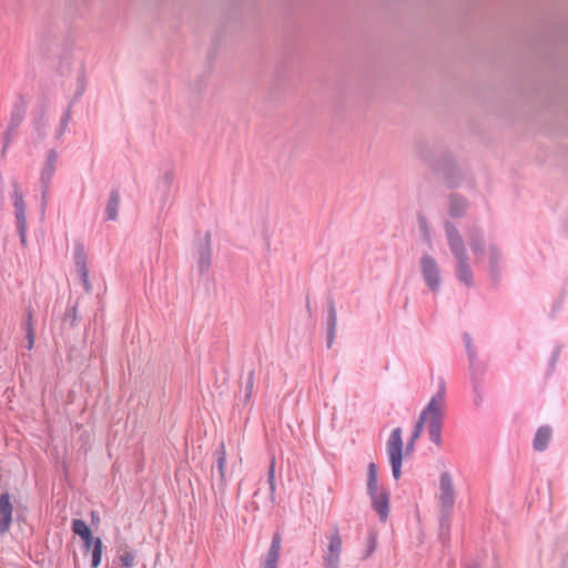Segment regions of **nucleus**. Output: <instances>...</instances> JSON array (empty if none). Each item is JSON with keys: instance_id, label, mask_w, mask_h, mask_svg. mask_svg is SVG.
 Masks as SVG:
<instances>
[{"instance_id": "obj_1", "label": "nucleus", "mask_w": 568, "mask_h": 568, "mask_svg": "<svg viewBox=\"0 0 568 568\" xmlns=\"http://www.w3.org/2000/svg\"><path fill=\"white\" fill-rule=\"evenodd\" d=\"M444 227L449 250L456 260V276L458 281H460L464 285L467 287H473V271L470 267L469 255L466 250L465 242L455 224L446 221L444 223Z\"/></svg>"}, {"instance_id": "obj_2", "label": "nucleus", "mask_w": 568, "mask_h": 568, "mask_svg": "<svg viewBox=\"0 0 568 568\" xmlns=\"http://www.w3.org/2000/svg\"><path fill=\"white\" fill-rule=\"evenodd\" d=\"M445 410V383L442 381L439 388L427 404L428 412V434L429 439L436 446L442 445V428L444 424Z\"/></svg>"}, {"instance_id": "obj_3", "label": "nucleus", "mask_w": 568, "mask_h": 568, "mask_svg": "<svg viewBox=\"0 0 568 568\" xmlns=\"http://www.w3.org/2000/svg\"><path fill=\"white\" fill-rule=\"evenodd\" d=\"M423 158L434 171L443 175L445 183L450 189L460 185L464 179L463 172L449 154H444L440 161L428 159L425 155Z\"/></svg>"}, {"instance_id": "obj_4", "label": "nucleus", "mask_w": 568, "mask_h": 568, "mask_svg": "<svg viewBox=\"0 0 568 568\" xmlns=\"http://www.w3.org/2000/svg\"><path fill=\"white\" fill-rule=\"evenodd\" d=\"M440 528L448 529V520L455 504V489L449 473L444 471L439 477Z\"/></svg>"}, {"instance_id": "obj_5", "label": "nucleus", "mask_w": 568, "mask_h": 568, "mask_svg": "<svg viewBox=\"0 0 568 568\" xmlns=\"http://www.w3.org/2000/svg\"><path fill=\"white\" fill-rule=\"evenodd\" d=\"M402 428L396 427L389 435V438L386 443V450L389 457V463L392 466L393 477L397 480L399 479L403 464V438H402Z\"/></svg>"}, {"instance_id": "obj_6", "label": "nucleus", "mask_w": 568, "mask_h": 568, "mask_svg": "<svg viewBox=\"0 0 568 568\" xmlns=\"http://www.w3.org/2000/svg\"><path fill=\"white\" fill-rule=\"evenodd\" d=\"M327 540V547L323 555L324 568H339L343 540L337 526L332 527Z\"/></svg>"}, {"instance_id": "obj_7", "label": "nucleus", "mask_w": 568, "mask_h": 568, "mask_svg": "<svg viewBox=\"0 0 568 568\" xmlns=\"http://www.w3.org/2000/svg\"><path fill=\"white\" fill-rule=\"evenodd\" d=\"M420 271L427 287L432 292L439 291L440 287V273L436 260L425 254L420 260Z\"/></svg>"}, {"instance_id": "obj_8", "label": "nucleus", "mask_w": 568, "mask_h": 568, "mask_svg": "<svg viewBox=\"0 0 568 568\" xmlns=\"http://www.w3.org/2000/svg\"><path fill=\"white\" fill-rule=\"evenodd\" d=\"M58 162V153L55 149L49 150V152L45 155V161L41 171V184H42V202L41 207L42 211L44 210V206L47 204V197L49 193V184L50 181L54 174L55 165Z\"/></svg>"}, {"instance_id": "obj_9", "label": "nucleus", "mask_w": 568, "mask_h": 568, "mask_svg": "<svg viewBox=\"0 0 568 568\" xmlns=\"http://www.w3.org/2000/svg\"><path fill=\"white\" fill-rule=\"evenodd\" d=\"M73 261L75 265L77 273L80 277V281L83 285L85 292L91 291V284L89 282V271L87 267V256L84 246L81 243H75L73 251Z\"/></svg>"}, {"instance_id": "obj_10", "label": "nucleus", "mask_w": 568, "mask_h": 568, "mask_svg": "<svg viewBox=\"0 0 568 568\" xmlns=\"http://www.w3.org/2000/svg\"><path fill=\"white\" fill-rule=\"evenodd\" d=\"M467 241L476 260L480 262L485 253V234L478 226H471L467 230Z\"/></svg>"}, {"instance_id": "obj_11", "label": "nucleus", "mask_w": 568, "mask_h": 568, "mask_svg": "<svg viewBox=\"0 0 568 568\" xmlns=\"http://www.w3.org/2000/svg\"><path fill=\"white\" fill-rule=\"evenodd\" d=\"M489 275L495 285L500 281L503 271V253L496 244L488 246Z\"/></svg>"}, {"instance_id": "obj_12", "label": "nucleus", "mask_w": 568, "mask_h": 568, "mask_svg": "<svg viewBox=\"0 0 568 568\" xmlns=\"http://www.w3.org/2000/svg\"><path fill=\"white\" fill-rule=\"evenodd\" d=\"M216 455V468H217V488L221 495H224L227 487V480L225 477V465H226V453L225 445L222 442L220 447L215 452Z\"/></svg>"}, {"instance_id": "obj_13", "label": "nucleus", "mask_w": 568, "mask_h": 568, "mask_svg": "<svg viewBox=\"0 0 568 568\" xmlns=\"http://www.w3.org/2000/svg\"><path fill=\"white\" fill-rule=\"evenodd\" d=\"M372 499V507L379 516L382 521H385L389 513V495L386 490L376 491L368 495Z\"/></svg>"}, {"instance_id": "obj_14", "label": "nucleus", "mask_w": 568, "mask_h": 568, "mask_svg": "<svg viewBox=\"0 0 568 568\" xmlns=\"http://www.w3.org/2000/svg\"><path fill=\"white\" fill-rule=\"evenodd\" d=\"M211 266V232L207 231L204 235V243L199 247L197 252V267L201 274L209 271Z\"/></svg>"}, {"instance_id": "obj_15", "label": "nucleus", "mask_w": 568, "mask_h": 568, "mask_svg": "<svg viewBox=\"0 0 568 568\" xmlns=\"http://www.w3.org/2000/svg\"><path fill=\"white\" fill-rule=\"evenodd\" d=\"M448 214L454 217H463L466 214V211L469 206L468 200L458 194V193H452L448 197Z\"/></svg>"}, {"instance_id": "obj_16", "label": "nucleus", "mask_w": 568, "mask_h": 568, "mask_svg": "<svg viewBox=\"0 0 568 568\" xmlns=\"http://www.w3.org/2000/svg\"><path fill=\"white\" fill-rule=\"evenodd\" d=\"M281 544L282 537L278 532H275L273 535L271 546L264 559L263 568H277Z\"/></svg>"}, {"instance_id": "obj_17", "label": "nucleus", "mask_w": 568, "mask_h": 568, "mask_svg": "<svg viewBox=\"0 0 568 568\" xmlns=\"http://www.w3.org/2000/svg\"><path fill=\"white\" fill-rule=\"evenodd\" d=\"M12 505L10 495L4 493L0 496V534L8 530L11 523Z\"/></svg>"}, {"instance_id": "obj_18", "label": "nucleus", "mask_w": 568, "mask_h": 568, "mask_svg": "<svg viewBox=\"0 0 568 568\" xmlns=\"http://www.w3.org/2000/svg\"><path fill=\"white\" fill-rule=\"evenodd\" d=\"M328 317H327V347L331 348L333 346L335 339V332L337 325V312L335 307L334 301L331 298L328 301Z\"/></svg>"}, {"instance_id": "obj_19", "label": "nucleus", "mask_w": 568, "mask_h": 568, "mask_svg": "<svg viewBox=\"0 0 568 568\" xmlns=\"http://www.w3.org/2000/svg\"><path fill=\"white\" fill-rule=\"evenodd\" d=\"M551 428L547 425L540 426L534 438V449L537 452H544L551 439Z\"/></svg>"}, {"instance_id": "obj_20", "label": "nucleus", "mask_w": 568, "mask_h": 568, "mask_svg": "<svg viewBox=\"0 0 568 568\" xmlns=\"http://www.w3.org/2000/svg\"><path fill=\"white\" fill-rule=\"evenodd\" d=\"M120 205V193L118 190H112L105 207L106 219L115 221L118 219V211Z\"/></svg>"}, {"instance_id": "obj_21", "label": "nucleus", "mask_w": 568, "mask_h": 568, "mask_svg": "<svg viewBox=\"0 0 568 568\" xmlns=\"http://www.w3.org/2000/svg\"><path fill=\"white\" fill-rule=\"evenodd\" d=\"M378 491L377 466L369 463L367 466V494L373 495Z\"/></svg>"}, {"instance_id": "obj_22", "label": "nucleus", "mask_w": 568, "mask_h": 568, "mask_svg": "<svg viewBox=\"0 0 568 568\" xmlns=\"http://www.w3.org/2000/svg\"><path fill=\"white\" fill-rule=\"evenodd\" d=\"M71 528L73 534L80 536L82 539H89L90 535H92L90 527L82 519H73Z\"/></svg>"}, {"instance_id": "obj_23", "label": "nucleus", "mask_w": 568, "mask_h": 568, "mask_svg": "<svg viewBox=\"0 0 568 568\" xmlns=\"http://www.w3.org/2000/svg\"><path fill=\"white\" fill-rule=\"evenodd\" d=\"M427 420H428V412H427V406H426L422 410L419 418L414 426V429L410 435V439L417 440L420 437L423 429H424V425H425V423H427Z\"/></svg>"}, {"instance_id": "obj_24", "label": "nucleus", "mask_w": 568, "mask_h": 568, "mask_svg": "<svg viewBox=\"0 0 568 568\" xmlns=\"http://www.w3.org/2000/svg\"><path fill=\"white\" fill-rule=\"evenodd\" d=\"M267 483H268V486H270L271 504L273 505L274 504V499H275V489H276V484H275V458L274 457H272L271 463H270V468H268V473H267Z\"/></svg>"}, {"instance_id": "obj_25", "label": "nucleus", "mask_w": 568, "mask_h": 568, "mask_svg": "<svg viewBox=\"0 0 568 568\" xmlns=\"http://www.w3.org/2000/svg\"><path fill=\"white\" fill-rule=\"evenodd\" d=\"M254 384H255V371L254 369H251L248 373H247V376H246V381H245V386H244V400L245 402H250L252 396H253V393H254Z\"/></svg>"}, {"instance_id": "obj_26", "label": "nucleus", "mask_w": 568, "mask_h": 568, "mask_svg": "<svg viewBox=\"0 0 568 568\" xmlns=\"http://www.w3.org/2000/svg\"><path fill=\"white\" fill-rule=\"evenodd\" d=\"M70 114H71V105L68 108L65 113L60 119L59 126L54 130L53 136L55 140H60L61 136L64 134L68 123L70 121Z\"/></svg>"}, {"instance_id": "obj_27", "label": "nucleus", "mask_w": 568, "mask_h": 568, "mask_svg": "<svg viewBox=\"0 0 568 568\" xmlns=\"http://www.w3.org/2000/svg\"><path fill=\"white\" fill-rule=\"evenodd\" d=\"M101 558H102V540L97 537L95 541H94V547L92 549L91 565L93 568H97L100 565Z\"/></svg>"}, {"instance_id": "obj_28", "label": "nucleus", "mask_w": 568, "mask_h": 568, "mask_svg": "<svg viewBox=\"0 0 568 568\" xmlns=\"http://www.w3.org/2000/svg\"><path fill=\"white\" fill-rule=\"evenodd\" d=\"M464 342H465V346L467 349V355H468V359L470 362V366L473 367L475 357H476V353L473 347V342H471V337L469 336V334H467V333L464 334Z\"/></svg>"}, {"instance_id": "obj_29", "label": "nucleus", "mask_w": 568, "mask_h": 568, "mask_svg": "<svg viewBox=\"0 0 568 568\" xmlns=\"http://www.w3.org/2000/svg\"><path fill=\"white\" fill-rule=\"evenodd\" d=\"M62 322L64 325L73 326L77 322V306H71L67 310Z\"/></svg>"}, {"instance_id": "obj_30", "label": "nucleus", "mask_w": 568, "mask_h": 568, "mask_svg": "<svg viewBox=\"0 0 568 568\" xmlns=\"http://www.w3.org/2000/svg\"><path fill=\"white\" fill-rule=\"evenodd\" d=\"M120 560L124 568H131L134 564V555L132 552L126 551L123 555H121Z\"/></svg>"}, {"instance_id": "obj_31", "label": "nucleus", "mask_w": 568, "mask_h": 568, "mask_svg": "<svg viewBox=\"0 0 568 568\" xmlns=\"http://www.w3.org/2000/svg\"><path fill=\"white\" fill-rule=\"evenodd\" d=\"M27 329H28V338H29L28 347L32 348V346H33V332H32V314L31 313H29V315H28Z\"/></svg>"}, {"instance_id": "obj_32", "label": "nucleus", "mask_w": 568, "mask_h": 568, "mask_svg": "<svg viewBox=\"0 0 568 568\" xmlns=\"http://www.w3.org/2000/svg\"><path fill=\"white\" fill-rule=\"evenodd\" d=\"M47 126H48V119H45L44 115H41L40 118H38V140L42 135H45V132H42V131H44V129Z\"/></svg>"}, {"instance_id": "obj_33", "label": "nucleus", "mask_w": 568, "mask_h": 568, "mask_svg": "<svg viewBox=\"0 0 568 568\" xmlns=\"http://www.w3.org/2000/svg\"><path fill=\"white\" fill-rule=\"evenodd\" d=\"M474 392H475L474 404H475V406H477V407H478V406H480V405H481V403H483V400H484V398H483V394H481V390H480V388H479V386H478V385H475V386H474Z\"/></svg>"}, {"instance_id": "obj_34", "label": "nucleus", "mask_w": 568, "mask_h": 568, "mask_svg": "<svg viewBox=\"0 0 568 568\" xmlns=\"http://www.w3.org/2000/svg\"><path fill=\"white\" fill-rule=\"evenodd\" d=\"M173 173L171 171H168L163 174L161 181L166 187H170L173 182Z\"/></svg>"}, {"instance_id": "obj_35", "label": "nucleus", "mask_w": 568, "mask_h": 568, "mask_svg": "<svg viewBox=\"0 0 568 568\" xmlns=\"http://www.w3.org/2000/svg\"><path fill=\"white\" fill-rule=\"evenodd\" d=\"M375 547H376V539H375L374 536H371L369 545H368V548L366 550L365 558H367L368 556H371L373 554V551L375 550Z\"/></svg>"}, {"instance_id": "obj_36", "label": "nucleus", "mask_w": 568, "mask_h": 568, "mask_svg": "<svg viewBox=\"0 0 568 568\" xmlns=\"http://www.w3.org/2000/svg\"><path fill=\"white\" fill-rule=\"evenodd\" d=\"M85 90L84 80L82 78H79V87L74 97V100L79 99Z\"/></svg>"}, {"instance_id": "obj_37", "label": "nucleus", "mask_w": 568, "mask_h": 568, "mask_svg": "<svg viewBox=\"0 0 568 568\" xmlns=\"http://www.w3.org/2000/svg\"><path fill=\"white\" fill-rule=\"evenodd\" d=\"M18 219L20 221V233H21V241L22 243L26 242V235H24V221L20 213H18Z\"/></svg>"}, {"instance_id": "obj_38", "label": "nucleus", "mask_w": 568, "mask_h": 568, "mask_svg": "<svg viewBox=\"0 0 568 568\" xmlns=\"http://www.w3.org/2000/svg\"><path fill=\"white\" fill-rule=\"evenodd\" d=\"M415 443L416 440H413V439H408L407 444H406V448H405V453L406 455H409L410 453L414 452L415 449Z\"/></svg>"}, {"instance_id": "obj_39", "label": "nucleus", "mask_w": 568, "mask_h": 568, "mask_svg": "<svg viewBox=\"0 0 568 568\" xmlns=\"http://www.w3.org/2000/svg\"><path fill=\"white\" fill-rule=\"evenodd\" d=\"M84 540V546L85 548L89 550L91 547L93 548L94 547V541H95V538L90 535V538L89 539H83Z\"/></svg>"}, {"instance_id": "obj_40", "label": "nucleus", "mask_w": 568, "mask_h": 568, "mask_svg": "<svg viewBox=\"0 0 568 568\" xmlns=\"http://www.w3.org/2000/svg\"><path fill=\"white\" fill-rule=\"evenodd\" d=\"M465 568H479V566H478V564L473 562V564L465 566Z\"/></svg>"}, {"instance_id": "obj_41", "label": "nucleus", "mask_w": 568, "mask_h": 568, "mask_svg": "<svg viewBox=\"0 0 568 568\" xmlns=\"http://www.w3.org/2000/svg\"><path fill=\"white\" fill-rule=\"evenodd\" d=\"M252 507H253L254 510H258V508H260L258 505L255 501L252 503Z\"/></svg>"}, {"instance_id": "obj_42", "label": "nucleus", "mask_w": 568, "mask_h": 568, "mask_svg": "<svg viewBox=\"0 0 568 568\" xmlns=\"http://www.w3.org/2000/svg\"><path fill=\"white\" fill-rule=\"evenodd\" d=\"M306 307L308 311H311V304H310V301L306 302Z\"/></svg>"}]
</instances>
